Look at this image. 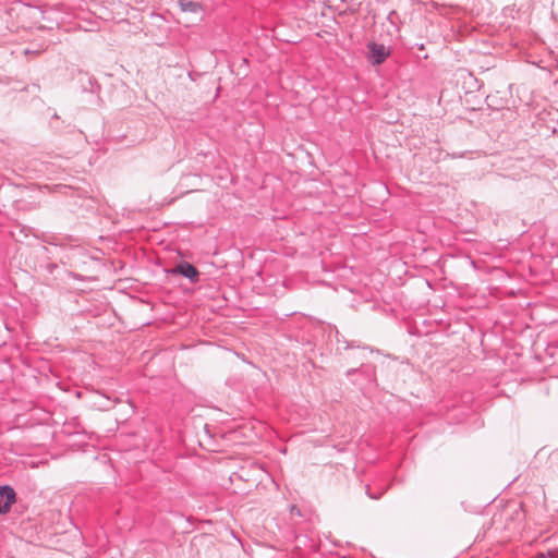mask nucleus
I'll list each match as a JSON object with an SVG mask.
<instances>
[{
	"label": "nucleus",
	"mask_w": 558,
	"mask_h": 558,
	"mask_svg": "<svg viewBox=\"0 0 558 558\" xmlns=\"http://www.w3.org/2000/svg\"><path fill=\"white\" fill-rule=\"evenodd\" d=\"M11 506L9 502H4L2 499H0V514H5L10 511Z\"/></svg>",
	"instance_id": "nucleus-5"
},
{
	"label": "nucleus",
	"mask_w": 558,
	"mask_h": 558,
	"mask_svg": "<svg viewBox=\"0 0 558 558\" xmlns=\"http://www.w3.org/2000/svg\"><path fill=\"white\" fill-rule=\"evenodd\" d=\"M181 8L184 12L197 13L202 10V5L194 1L182 2Z\"/></svg>",
	"instance_id": "nucleus-4"
},
{
	"label": "nucleus",
	"mask_w": 558,
	"mask_h": 558,
	"mask_svg": "<svg viewBox=\"0 0 558 558\" xmlns=\"http://www.w3.org/2000/svg\"><path fill=\"white\" fill-rule=\"evenodd\" d=\"M291 512H296L299 515L301 514L300 510H299V509H296V507H295V506H293V507L291 508Z\"/></svg>",
	"instance_id": "nucleus-7"
},
{
	"label": "nucleus",
	"mask_w": 558,
	"mask_h": 558,
	"mask_svg": "<svg viewBox=\"0 0 558 558\" xmlns=\"http://www.w3.org/2000/svg\"><path fill=\"white\" fill-rule=\"evenodd\" d=\"M173 275H181L191 280V282L195 283L198 280V270L195 266L190 263L183 262L180 263L175 268L171 270Z\"/></svg>",
	"instance_id": "nucleus-2"
},
{
	"label": "nucleus",
	"mask_w": 558,
	"mask_h": 558,
	"mask_svg": "<svg viewBox=\"0 0 558 558\" xmlns=\"http://www.w3.org/2000/svg\"><path fill=\"white\" fill-rule=\"evenodd\" d=\"M367 47L373 64H381L389 56V49L383 44L369 43Z\"/></svg>",
	"instance_id": "nucleus-1"
},
{
	"label": "nucleus",
	"mask_w": 558,
	"mask_h": 558,
	"mask_svg": "<svg viewBox=\"0 0 558 558\" xmlns=\"http://www.w3.org/2000/svg\"><path fill=\"white\" fill-rule=\"evenodd\" d=\"M366 494L368 495V497H369V498H372V499H375V500H376V499H379V498L383 496L384 490H381V492H379V493H375V494H373V493H371V492H369V487H368V486H366Z\"/></svg>",
	"instance_id": "nucleus-6"
},
{
	"label": "nucleus",
	"mask_w": 558,
	"mask_h": 558,
	"mask_svg": "<svg viewBox=\"0 0 558 558\" xmlns=\"http://www.w3.org/2000/svg\"><path fill=\"white\" fill-rule=\"evenodd\" d=\"M0 497L1 499H4V502H9V505L12 507V505L15 502L16 494L11 486L3 485L0 486Z\"/></svg>",
	"instance_id": "nucleus-3"
}]
</instances>
